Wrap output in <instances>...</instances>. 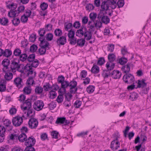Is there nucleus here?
Instances as JSON below:
<instances>
[{
  "label": "nucleus",
  "mask_w": 151,
  "mask_h": 151,
  "mask_svg": "<svg viewBox=\"0 0 151 151\" xmlns=\"http://www.w3.org/2000/svg\"><path fill=\"white\" fill-rule=\"evenodd\" d=\"M97 17V14L94 13H91L89 15V18L91 19L90 21H92L93 22L95 21Z\"/></svg>",
  "instance_id": "45"
},
{
  "label": "nucleus",
  "mask_w": 151,
  "mask_h": 151,
  "mask_svg": "<svg viewBox=\"0 0 151 151\" xmlns=\"http://www.w3.org/2000/svg\"><path fill=\"white\" fill-rule=\"evenodd\" d=\"M44 106V104L42 101L37 100L34 103L33 106L34 109L39 111L42 109Z\"/></svg>",
  "instance_id": "4"
},
{
  "label": "nucleus",
  "mask_w": 151,
  "mask_h": 151,
  "mask_svg": "<svg viewBox=\"0 0 151 151\" xmlns=\"http://www.w3.org/2000/svg\"><path fill=\"white\" fill-rule=\"evenodd\" d=\"M32 107V103L31 100L30 99H27L23 103V104L21 105L22 109L23 111L27 110L28 109H31Z\"/></svg>",
  "instance_id": "8"
},
{
  "label": "nucleus",
  "mask_w": 151,
  "mask_h": 151,
  "mask_svg": "<svg viewBox=\"0 0 151 151\" xmlns=\"http://www.w3.org/2000/svg\"><path fill=\"white\" fill-rule=\"evenodd\" d=\"M111 77L115 79L119 78L120 77L122 73L121 72L117 70H114L111 74Z\"/></svg>",
  "instance_id": "19"
},
{
  "label": "nucleus",
  "mask_w": 151,
  "mask_h": 151,
  "mask_svg": "<svg viewBox=\"0 0 151 151\" xmlns=\"http://www.w3.org/2000/svg\"><path fill=\"white\" fill-rule=\"evenodd\" d=\"M69 123V122L66 120L65 117H58L55 122V123L58 124H64L66 125Z\"/></svg>",
  "instance_id": "12"
},
{
  "label": "nucleus",
  "mask_w": 151,
  "mask_h": 151,
  "mask_svg": "<svg viewBox=\"0 0 151 151\" xmlns=\"http://www.w3.org/2000/svg\"><path fill=\"white\" fill-rule=\"evenodd\" d=\"M75 35V32L73 30L71 29L69 31L68 35L69 38H73Z\"/></svg>",
  "instance_id": "63"
},
{
  "label": "nucleus",
  "mask_w": 151,
  "mask_h": 151,
  "mask_svg": "<svg viewBox=\"0 0 151 151\" xmlns=\"http://www.w3.org/2000/svg\"><path fill=\"white\" fill-rule=\"evenodd\" d=\"M14 83L19 88H21L23 84L22 78L19 77L16 78L14 81Z\"/></svg>",
  "instance_id": "16"
},
{
  "label": "nucleus",
  "mask_w": 151,
  "mask_h": 151,
  "mask_svg": "<svg viewBox=\"0 0 151 151\" xmlns=\"http://www.w3.org/2000/svg\"><path fill=\"white\" fill-rule=\"evenodd\" d=\"M127 61V58L124 57H122L119 59V63L122 65H124Z\"/></svg>",
  "instance_id": "50"
},
{
  "label": "nucleus",
  "mask_w": 151,
  "mask_h": 151,
  "mask_svg": "<svg viewBox=\"0 0 151 151\" xmlns=\"http://www.w3.org/2000/svg\"><path fill=\"white\" fill-rule=\"evenodd\" d=\"M13 24L15 26H18L20 23V20L19 19L17 18H14L12 20Z\"/></svg>",
  "instance_id": "48"
},
{
  "label": "nucleus",
  "mask_w": 151,
  "mask_h": 151,
  "mask_svg": "<svg viewBox=\"0 0 151 151\" xmlns=\"http://www.w3.org/2000/svg\"><path fill=\"white\" fill-rule=\"evenodd\" d=\"M59 94L57 97L56 100L58 103H61L63 100V94L65 93L62 91L61 88H60L58 91Z\"/></svg>",
  "instance_id": "18"
},
{
  "label": "nucleus",
  "mask_w": 151,
  "mask_h": 151,
  "mask_svg": "<svg viewBox=\"0 0 151 151\" xmlns=\"http://www.w3.org/2000/svg\"><path fill=\"white\" fill-rule=\"evenodd\" d=\"M19 56V59L21 61H24L27 59V56L25 53L21 54Z\"/></svg>",
  "instance_id": "54"
},
{
  "label": "nucleus",
  "mask_w": 151,
  "mask_h": 151,
  "mask_svg": "<svg viewBox=\"0 0 151 151\" xmlns=\"http://www.w3.org/2000/svg\"><path fill=\"white\" fill-rule=\"evenodd\" d=\"M52 25L51 24H49L45 25V29L46 31H50L52 30Z\"/></svg>",
  "instance_id": "56"
},
{
  "label": "nucleus",
  "mask_w": 151,
  "mask_h": 151,
  "mask_svg": "<svg viewBox=\"0 0 151 151\" xmlns=\"http://www.w3.org/2000/svg\"><path fill=\"white\" fill-rule=\"evenodd\" d=\"M4 124L7 127L6 129L9 131L12 130V127L10 126L11 124V122L8 119H5L3 121Z\"/></svg>",
  "instance_id": "20"
},
{
  "label": "nucleus",
  "mask_w": 151,
  "mask_h": 151,
  "mask_svg": "<svg viewBox=\"0 0 151 151\" xmlns=\"http://www.w3.org/2000/svg\"><path fill=\"white\" fill-rule=\"evenodd\" d=\"M95 25V27L96 28H100L102 26V23L100 20H97L93 22Z\"/></svg>",
  "instance_id": "36"
},
{
  "label": "nucleus",
  "mask_w": 151,
  "mask_h": 151,
  "mask_svg": "<svg viewBox=\"0 0 151 151\" xmlns=\"http://www.w3.org/2000/svg\"><path fill=\"white\" fill-rule=\"evenodd\" d=\"M101 11H107L109 9V5L107 1H104L102 2L101 5Z\"/></svg>",
  "instance_id": "21"
},
{
  "label": "nucleus",
  "mask_w": 151,
  "mask_h": 151,
  "mask_svg": "<svg viewBox=\"0 0 151 151\" xmlns=\"http://www.w3.org/2000/svg\"><path fill=\"white\" fill-rule=\"evenodd\" d=\"M138 96V94L135 92H132L129 96V99L132 101L136 100Z\"/></svg>",
  "instance_id": "31"
},
{
  "label": "nucleus",
  "mask_w": 151,
  "mask_h": 151,
  "mask_svg": "<svg viewBox=\"0 0 151 151\" xmlns=\"http://www.w3.org/2000/svg\"><path fill=\"white\" fill-rule=\"evenodd\" d=\"M54 33L56 36L60 37L62 35V31L59 28L56 29L54 31Z\"/></svg>",
  "instance_id": "38"
},
{
  "label": "nucleus",
  "mask_w": 151,
  "mask_h": 151,
  "mask_svg": "<svg viewBox=\"0 0 151 151\" xmlns=\"http://www.w3.org/2000/svg\"><path fill=\"white\" fill-rule=\"evenodd\" d=\"M87 72L85 70H83L80 73V77L81 79L85 78L87 75Z\"/></svg>",
  "instance_id": "62"
},
{
  "label": "nucleus",
  "mask_w": 151,
  "mask_h": 151,
  "mask_svg": "<svg viewBox=\"0 0 151 151\" xmlns=\"http://www.w3.org/2000/svg\"><path fill=\"white\" fill-rule=\"evenodd\" d=\"M61 84V88L63 89V92H65V88L69 86V82L68 81H64Z\"/></svg>",
  "instance_id": "28"
},
{
  "label": "nucleus",
  "mask_w": 151,
  "mask_h": 151,
  "mask_svg": "<svg viewBox=\"0 0 151 151\" xmlns=\"http://www.w3.org/2000/svg\"><path fill=\"white\" fill-rule=\"evenodd\" d=\"M77 84L76 81L74 80L69 82V87H70L69 91L70 93H76L78 89L76 87Z\"/></svg>",
  "instance_id": "2"
},
{
  "label": "nucleus",
  "mask_w": 151,
  "mask_h": 151,
  "mask_svg": "<svg viewBox=\"0 0 151 151\" xmlns=\"http://www.w3.org/2000/svg\"><path fill=\"white\" fill-rule=\"evenodd\" d=\"M3 70L5 74L4 75L5 79L8 81H10L13 78V74L10 72V71H9L8 70H4V69H3Z\"/></svg>",
  "instance_id": "15"
},
{
  "label": "nucleus",
  "mask_w": 151,
  "mask_h": 151,
  "mask_svg": "<svg viewBox=\"0 0 151 151\" xmlns=\"http://www.w3.org/2000/svg\"><path fill=\"white\" fill-rule=\"evenodd\" d=\"M13 54L16 56H19L21 54V51L19 49H16L14 51Z\"/></svg>",
  "instance_id": "47"
},
{
  "label": "nucleus",
  "mask_w": 151,
  "mask_h": 151,
  "mask_svg": "<svg viewBox=\"0 0 151 151\" xmlns=\"http://www.w3.org/2000/svg\"><path fill=\"white\" fill-rule=\"evenodd\" d=\"M48 6V4L45 2L42 3L40 5V7L41 9L43 11L46 9L47 8Z\"/></svg>",
  "instance_id": "49"
},
{
  "label": "nucleus",
  "mask_w": 151,
  "mask_h": 151,
  "mask_svg": "<svg viewBox=\"0 0 151 151\" xmlns=\"http://www.w3.org/2000/svg\"><path fill=\"white\" fill-rule=\"evenodd\" d=\"M10 63V60L8 59H4L2 62V64L4 67V70H8V66Z\"/></svg>",
  "instance_id": "24"
},
{
  "label": "nucleus",
  "mask_w": 151,
  "mask_h": 151,
  "mask_svg": "<svg viewBox=\"0 0 151 151\" xmlns=\"http://www.w3.org/2000/svg\"><path fill=\"white\" fill-rule=\"evenodd\" d=\"M35 77H30L27 80L26 83L29 86L32 85L35 83V81L33 80V78Z\"/></svg>",
  "instance_id": "39"
},
{
  "label": "nucleus",
  "mask_w": 151,
  "mask_h": 151,
  "mask_svg": "<svg viewBox=\"0 0 151 151\" xmlns=\"http://www.w3.org/2000/svg\"><path fill=\"white\" fill-rule=\"evenodd\" d=\"M23 122L22 117L19 116H17L13 117L12 119V123L15 127L20 126Z\"/></svg>",
  "instance_id": "3"
},
{
  "label": "nucleus",
  "mask_w": 151,
  "mask_h": 151,
  "mask_svg": "<svg viewBox=\"0 0 151 151\" xmlns=\"http://www.w3.org/2000/svg\"><path fill=\"white\" fill-rule=\"evenodd\" d=\"M28 124L30 128L34 129L37 127L38 125V122L36 119L31 118L29 120Z\"/></svg>",
  "instance_id": "11"
},
{
  "label": "nucleus",
  "mask_w": 151,
  "mask_h": 151,
  "mask_svg": "<svg viewBox=\"0 0 151 151\" xmlns=\"http://www.w3.org/2000/svg\"><path fill=\"white\" fill-rule=\"evenodd\" d=\"M6 81L4 80H1L0 84V91L1 92H4L6 89Z\"/></svg>",
  "instance_id": "22"
},
{
  "label": "nucleus",
  "mask_w": 151,
  "mask_h": 151,
  "mask_svg": "<svg viewBox=\"0 0 151 151\" xmlns=\"http://www.w3.org/2000/svg\"><path fill=\"white\" fill-rule=\"evenodd\" d=\"M114 45L113 44H109L107 48L108 51L110 52H112L114 50Z\"/></svg>",
  "instance_id": "55"
},
{
  "label": "nucleus",
  "mask_w": 151,
  "mask_h": 151,
  "mask_svg": "<svg viewBox=\"0 0 151 151\" xmlns=\"http://www.w3.org/2000/svg\"><path fill=\"white\" fill-rule=\"evenodd\" d=\"M87 40H89L92 38V33L91 32L86 31L84 35Z\"/></svg>",
  "instance_id": "34"
},
{
  "label": "nucleus",
  "mask_w": 151,
  "mask_h": 151,
  "mask_svg": "<svg viewBox=\"0 0 151 151\" xmlns=\"http://www.w3.org/2000/svg\"><path fill=\"white\" fill-rule=\"evenodd\" d=\"M43 88L45 91H47L52 89V87L50 84L49 83H47L43 86Z\"/></svg>",
  "instance_id": "42"
},
{
  "label": "nucleus",
  "mask_w": 151,
  "mask_h": 151,
  "mask_svg": "<svg viewBox=\"0 0 151 151\" xmlns=\"http://www.w3.org/2000/svg\"><path fill=\"white\" fill-rule=\"evenodd\" d=\"M45 31L44 28H41L40 30H38V33L41 37H44V36L45 33Z\"/></svg>",
  "instance_id": "51"
},
{
  "label": "nucleus",
  "mask_w": 151,
  "mask_h": 151,
  "mask_svg": "<svg viewBox=\"0 0 151 151\" xmlns=\"http://www.w3.org/2000/svg\"><path fill=\"white\" fill-rule=\"evenodd\" d=\"M17 139L21 142H26L27 140V136L24 133H22L19 136L18 135Z\"/></svg>",
  "instance_id": "25"
},
{
  "label": "nucleus",
  "mask_w": 151,
  "mask_h": 151,
  "mask_svg": "<svg viewBox=\"0 0 151 151\" xmlns=\"http://www.w3.org/2000/svg\"><path fill=\"white\" fill-rule=\"evenodd\" d=\"M27 110H28L27 113V116L29 117L30 118L32 117L35 114L34 111L31 108Z\"/></svg>",
  "instance_id": "41"
},
{
  "label": "nucleus",
  "mask_w": 151,
  "mask_h": 151,
  "mask_svg": "<svg viewBox=\"0 0 151 151\" xmlns=\"http://www.w3.org/2000/svg\"><path fill=\"white\" fill-rule=\"evenodd\" d=\"M138 86L139 88H144L147 86V83H145V80L143 79L142 80H138Z\"/></svg>",
  "instance_id": "27"
},
{
  "label": "nucleus",
  "mask_w": 151,
  "mask_h": 151,
  "mask_svg": "<svg viewBox=\"0 0 151 151\" xmlns=\"http://www.w3.org/2000/svg\"><path fill=\"white\" fill-rule=\"evenodd\" d=\"M124 4V1L123 0H119L117 2V5L118 8L122 7Z\"/></svg>",
  "instance_id": "61"
},
{
  "label": "nucleus",
  "mask_w": 151,
  "mask_h": 151,
  "mask_svg": "<svg viewBox=\"0 0 151 151\" xmlns=\"http://www.w3.org/2000/svg\"><path fill=\"white\" fill-rule=\"evenodd\" d=\"M118 134L117 133V137H116L115 140L112 141L111 143L110 147L114 151L116 150L120 147V143L117 141L118 137Z\"/></svg>",
  "instance_id": "5"
},
{
  "label": "nucleus",
  "mask_w": 151,
  "mask_h": 151,
  "mask_svg": "<svg viewBox=\"0 0 151 151\" xmlns=\"http://www.w3.org/2000/svg\"><path fill=\"white\" fill-rule=\"evenodd\" d=\"M123 80L126 83L130 84L134 81V78L131 74H129L124 75L123 78Z\"/></svg>",
  "instance_id": "6"
},
{
  "label": "nucleus",
  "mask_w": 151,
  "mask_h": 151,
  "mask_svg": "<svg viewBox=\"0 0 151 151\" xmlns=\"http://www.w3.org/2000/svg\"><path fill=\"white\" fill-rule=\"evenodd\" d=\"M28 17L24 14L21 16L20 19L22 22L25 23L27 22Z\"/></svg>",
  "instance_id": "57"
},
{
  "label": "nucleus",
  "mask_w": 151,
  "mask_h": 151,
  "mask_svg": "<svg viewBox=\"0 0 151 151\" xmlns=\"http://www.w3.org/2000/svg\"><path fill=\"white\" fill-rule=\"evenodd\" d=\"M91 73H97L99 71V67L96 65L93 64V66L91 68Z\"/></svg>",
  "instance_id": "30"
},
{
  "label": "nucleus",
  "mask_w": 151,
  "mask_h": 151,
  "mask_svg": "<svg viewBox=\"0 0 151 151\" xmlns=\"http://www.w3.org/2000/svg\"><path fill=\"white\" fill-rule=\"evenodd\" d=\"M37 48V47L36 45L33 44L30 46V50L31 52H36Z\"/></svg>",
  "instance_id": "60"
},
{
  "label": "nucleus",
  "mask_w": 151,
  "mask_h": 151,
  "mask_svg": "<svg viewBox=\"0 0 151 151\" xmlns=\"http://www.w3.org/2000/svg\"><path fill=\"white\" fill-rule=\"evenodd\" d=\"M65 30L68 31L69 29H70L72 27V24L70 23H65Z\"/></svg>",
  "instance_id": "59"
},
{
  "label": "nucleus",
  "mask_w": 151,
  "mask_h": 151,
  "mask_svg": "<svg viewBox=\"0 0 151 151\" xmlns=\"http://www.w3.org/2000/svg\"><path fill=\"white\" fill-rule=\"evenodd\" d=\"M35 93L37 94H40L42 93L43 88L41 86H36L35 89Z\"/></svg>",
  "instance_id": "37"
},
{
  "label": "nucleus",
  "mask_w": 151,
  "mask_h": 151,
  "mask_svg": "<svg viewBox=\"0 0 151 151\" xmlns=\"http://www.w3.org/2000/svg\"><path fill=\"white\" fill-rule=\"evenodd\" d=\"M40 138L42 141H45L46 139L48 140L47 135L45 133H43L41 135Z\"/></svg>",
  "instance_id": "58"
},
{
  "label": "nucleus",
  "mask_w": 151,
  "mask_h": 151,
  "mask_svg": "<svg viewBox=\"0 0 151 151\" xmlns=\"http://www.w3.org/2000/svg\"><path fill=\"white\" fill-rule=\"evenodd\" d=\"M17 12V10L13 11V10H11L8 13V16L9 17H15L16 16H17L18 15Z\"/></svg>",
  "instance_id": "29"
},
{
  "label": "nucleus",
  "mask_w": 151,
  "mask_h": 151,
  "mask_svg": "<svg viewBox=\"0 0 151 151\" xmlns=\"http://www.w3.org/2000/svg\"><path fill=\"white\" fill-rule=\"evenodd\" d=\"M48 49H49L47 48L40 47V48H39L38 50V51L40 55H42L45 53L46 50H48Z\"/></svg>",
  "instance_id": "44"
},
{
  "label": "nucleus",
  "mask_w": 151,
  "mask_h": 151,
  "mask_svg": "<svg viewBox=\"0 0 151 151\" xmlns=\"http://www.w3.org/2000/svg\"><path fill=\"white\" fill-rule=\"evenodd\" d=\"M27 147L24 151H35V148L32 146H26Z\"/></svg>",
  "instance_id": "64"
},
{
  "label": "nucleus",
  "mask_w": 151,
  "mask_h": 151,
  "mask_svg": "<svg viewBox=\"0 0 151 151\" xmlns=\"http://www.w3.org/2000/svg\"><path fill=\"white\" fill-rule=\"evenodd\" d=\"M87 30V29L86 27H81L80 29L77 31L76 33V35L79 37L84 35L85 33Z\"/></svg>",
  "instance_id": "17"
},
{
  "label": "nucleus",
  "mask_w": 151,
  "mask_h": 151,
  "mask_svg": "<svg viewBox=\"0 0 151 151\" xmlns=\"http://www.w3.org/2000/svg\"><path fill=\"white\" fill-rule=\"evenodd\" d=\"M115 64L113 63L107 62L106 65V71H111L114 69L115 66Z\"/></svg>",
  "instance_id": "23"
},
{
  "label": "nucleus",
  "mask_w": 151,
  "mask_h": 151,
  "mask_svg": "<svg viewBox=\"0 0 151 151\" xmlns=\"http://www.w3.org/2000/svg\"><path fill=\"white\" fill-rule=\"evenodd\" d=\"M25 69L27 72L28 75L33 74V75L32 77H35L36 76V73L34 72V69L30 65H26L25 67Z\"/></svg>",
  "instance_id": "13"
},
{
  "label": "nucleus",
  "mask_w": 151,
  "mask_h": 151,
  "mask_svg": "<svg viewBox=\"0 0 151 151\" xmlns=\"http://www.w3.org/2000/svg\"><path fill=\"white\" fill-rule=\"evenodd\" d=\"M19 62V61L18 60V62H17L15 59L13 60L10 66L12 72H16V69L17 70H19V69L20 68V65L18 64Z\"/></svg>",
  "instance_id": "9"
},
{
  "label": "nucleus",
  "mask_w": 151,
  "mask_h": 151,
  "mask_svg": "<svg viewBox=\"0 0 151 151\" xmlns=\"http://www.w3.org/2000/svg\"><path fill=\"white\" fill-rule=\"evenodd\" d=\"M39 40L40 41V47H42L49 49V43L45 40V37H39Z\"/></svg>",
  "instance_id": "10"
},
{
  "label": "nucleus",
  "mask_w": 151,
  "mask_h": 151,
  "mask_svg": "<svg viewBox=\"0 0 151 151\" xmlns=\"http://www.w3.org/2000/svg\"><path fill=\"white\" fill-rule=\"evenodd\" d=\"M36 142V140L33 136H31L29 137L28 139L25 142V144L26 146H33Z\"/></svg>",
  "instance_id": "14"
},
{
  "label": "nucleus",
  "mask_w": 151,
  "mask_h": 151,
  "mask_svg": "<svg viewBox=\"0 0 151 151\" xmlns=\"http://www.w3.org/2000/svg\"><path fill=\"white\" fill-rule=\"evenodd\" d=\"M94 8V6L92 4H86V10L90 11L93 10Z\"/></svg>",
  "instance_id": "53"
},
{
  "label": "nucleus",
  "mask_w": 151,
  "mask_h": 151,
  "mask_svg": "<svg viewBox=\"0 0 151 151\" xmlns=\"http://www.w3.org/2000/svg\"><path fill=\"white\" fill-rule=\"evenodd\" d=\"M67 42L66 38L65 36H61L57 38L56 43L58 46H60L65 45Z\"/></svg>",
  "instance_id": "7"
},
{
  "label": "nucleus",
  "mask_w": 151,
  "mask_h": 151,
  "mask_svg": "<svg viewBox=\"0 0 151 151\" xmlns=\"http://www.w3.org/2000/svg\"><path fill=\"white\" fill-rule=\"evenodd\" d=\"M92 22H93V21H89L88 23V27L91 30V31H94L95 29V25L94 24H92Z\"/></svg>",
  "instance_id": "43"
},
{
  "label": "nucleus",
  "mask_w": 151,
  "mask_h": 151,
  "mask_svg": "<svg viewBox=\"0 0 151 151\" xmlns=\"http://www.w3.org/2000/svg\"><path fill=\"white\" fill-rule=\"evenodd\" d=\"M53 35L51 33H47L45 35V38L48 41L52 40L53 39Z\"/></svg>",
  "instance_id": "52"
},
{
  "label": "nucleus",
  "mask_w": 151,
  "mask_h": 151,
  "mask_svg": "<svg viewBox=\"0 0 151 151\" xmlns=\"http://www.w3.org/2000/svg\"><path fill=\"white\" fill-rule=\"evenodd\" d=\"M130 63H128L127 65L123 66L121 68V70L124 73H127L130 70Z\"/></svg>",
  "instance_id": "26"
},
{
  "label": "nucleus",
  "mask_w": 151,
  "mask_h": 151,
  "mask_svg": "<svg viewBox=\"0 0 151 151\" xmlns=\"http://www.w3.org/2000/svg\"><path fill=\"white\" fill-rule=\"evenodd\" d=\"M0 22L1 24L3 25L8 26V19L5 17H3L1 19Z\"/></svg>",
  "instance_id": "35"
},
{
  "label": "nucleus",
  "mask_w": 151,
  "mask_h": 151,
  "mask_svg": "<svg viewBox=\"0 0 151 151\" xmlns=\"http://www.w3.org/2000/svg\"><path fill=\"white\" fill-rule=\"evenodd\" d=\"M85 40L84 39L81 38L78 39L77 40V43L78 46L81 47H83L85 43Z\"/></svg>",
  "instance_id": "33"
},
{
  "label": "nucleus",
  "mask_w": 151,
  "mask_h": 151,
  "mask_svg": "<svg viewBox=\"0 0 151 151\" xmlns=\"http://www.w3.org/2000/svg\"><path fill=\"white\" fill-rule=\"evenodd\" d=\"M95 89V86H89L86 88L87 92L89 93H93Z\"/></svg>",
  "instance_id": "46"
},
{
  "label": "nucleus",
  "mask_w": 151,
  "mask_h": 151,
  "mask_svg": "<svg viewBox=\"0 0 151 151\" xmlns=\"http://www.w3.org/2000/svg\"><path fill=\"white\" fill-rule=\"evenodd\" d=\"M108 58L109 60L108 62L113 63L116 59V56L114 53H110L108 55Z\"/></svg>",
  "instance_id": "32"
},
{
  "label": "nucleus",
  "mask_w": 151,
  "mask_h": 151,
  "mask_svg": "<svg viewBox=\"0 0 151 151\" xmlns=\"http://www.w3.org/2000/svg\"><path fill=\"white\" fill-rule=\"evenodd\" d=\"M97 18L99 20H101L102 23L107 24L109 23L110 19L108 17L105 15L104 13L101 11H100L97 16Z\"/></svg>",
  "instance_id": "1"
},
{
  "label": "nucleus",
  "mask_w": 151,
  "mask_h": 151,
  "mask_svg": "<svg viewBox=\"0 0 151 151\" xmlns=\"http://www.w3.org/2000/svg\"><path fill=\"white\" fill-rule=\"evenodd\" d=\"M12 54V52L9 49H5L4 51V56L7 58L10 56Z\"/></svg>",
  "instance_id": "40"
}]
</instances>
